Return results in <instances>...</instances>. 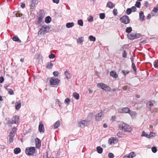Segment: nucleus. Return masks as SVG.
Instances as JSON below:
<instances>
[{
  "label": "nucleus",
  "mask_w": 158,
  "mask_h": 158,
  "mask_svg": "<svg viewBox=\"0 0 158 158\" xmlns=\"http://www.w3.org/2000/svg\"><path fill=\"white\" fill-rule=\"evenodd\" d=\"M118 112L122 113H129L131 111L130 110L128 107H124L121 109H119Z\"/></svg>",
  "instance_id": "obj_11"
},
{
  "label": "nucleus",
  "mask_w": 158,
  "mask_h": 158,
  "mask_svg": "<svg viewBox=\"0 0 158 158\" xmlns=\"http://www.w3.org/2000/svg\"><path fill=\"white\" fill-rule=\"evenodd\" d=\"M64 75L67 79H70L71 77V75L69 73L67 70L65 72Z\"/></svg>",
  "instance_id": "obj_26"
},
{
  "label": "nucleus",
  "mask_w": 158,
  "mask_h": 158,
  "mask_svg": "<svg viewBox=\"0 0 158 158\" xmlns=\"http://www.w3.org/2000/svg\"><path fill=\"white\" fill-rule=\"evenodd\" d=\"M102 113L101 112L97 114L96 116L95 119L96 120L99 121L102 120Z\"/></svg>",
  "instance_id": "obj_19"
},
{
  "label": "nucleus",
  "mask_w": 158,
  "mask_h": 158,
  "mask_svg": "<svg viewBox=\"0 0 158 158\" xmlns=\"http://www.w3.org/2000/svg\"><path fill=\"white\" fill-rule=\"evenodd\" d=\"M48 57L50 59H53L55 57V55L51 53L49 55Z\"/></svg>",
  "instance_id": "obj_44"
},
{
  "label": "nucleus",
  "mask_w": 158,
  "mask_h": 158,
  "mask_svg": "<svg viewBox=\"0 0 158 158\" xmlns=\"http://www.w3.org/2000/svg\"><path fill=\"white\" fill-rule=\"evenodd\" d=\"M73 96L74 98L77 100H78L79 98V95L76 92H74L73 94Z\"/></svg>",
  "instance_id": "obj_28"
},
{
  "label": "nucleus",
  "mask_w": 158,
  "mask_h": 158,
  "mask_svg": "<svg viewBox=\"0 0 158 158\" xmlns=\"http://www.w3.org/2000/svg\"><path fill=\"white\" fill-rule=\"evenodd\" d=\"M132 63V68H133V70L135 71L136 70V69L135 65L134 63Z\"/></svg>",
  "instance_id": "obj_49"
},
{
  "label": "nucleus",
  "mask_w": 158,
  "mask_h": 158,
  "mask_svg": "<svg viewBox=\"0 0 158 158\" xmlns=\"http://www.w3.org/2000/svg\"><path fill=\"white\" fill-rule=\"evenodd\" d=\"M15 135V134L12 133V132H10L9 135V142L10 143H11L13 141V138Z\"/></svg>",
  "instance_id": "obj_17"
},
{
  "label": "nucleus",
  "mask_w": 158,
  "mask_h": 158,
  "mask_svg": "<svg viewBox=\"0 0 158 158\" xmlns=\"http://www.w3.org/2000/svg\"><path fill=\"white\" fill-rule=\"evenodd\" d=\"M132 118H135L136 116V113L135 112H130L129 113Z\"/></svg>",
  "instance_id": "obj_27"
},
{
  "label": "nucleus",
  "mask_w": 158,
  "mask_h": 158,
  "mask_svg": "<svg viewBox=\"0 0 158 158\" xmlns=\"http://www.w3.org/2000/svg\"><path fill=\"white\" fill-rule=\"evenodd\" d=\"M105 15L104 13H101L100 14L99 17L101 19H104L105 18Z\"/></svg>",
  "instance_id": "obj_39"
},
{
  "label": "nucleus",
  "mask_w": 158,
  "mask_h": 158,
  "mask_svg": "<svg viewBox=\"0 0 158 158\" xmlns=\"http://www.w3.org/2000/svg\"><path fill=\"white\" fill-rule=\"evenodd\" d=\"M152 150L153 152L156 153L157 152V148L155 147H153L152 148Z\"/></svg>",
  "instance_id": "obj_46"
},
{
  "label": "nucleus",
  "mask_w": 158,
  "mask_h": 158,
  "mask_svg": "<svg viewBox=\"0 0 158 158\" xmlns=\"http://www.w3.org/2000/svg\"><path fill=\"white\" fill-rule=\"evenodd\" d=\"M21 106L20 101H19L16 102L15 105V108L16 110H19L21 107Z\"/></svg>",
  "instance_id": "obj_21"
},
{
  "label": "nucleus",
  "mask_w": 158,
  "mask_h": 158,
  "mask_svg": "<svg viewBox=\"0 0 158 158\" xmlns=\"http://www.w3.org/2000/svg\"><path fill=\"white\" fill-rule=\"evenodd\" d=\"M60 123L59 121H58L56 123H55L54 125V127L55 128H57L60 126Z\"/></svg>",
  "instance_id": "obj_33"
},
{
  "label": "nucleus",
  "mask_w": 158,
  "mask_h": 158,
  "mask_svg": "<svg viewBox=\"0 0 158 158\" xmlns=\"http://www.w3.org/2000/svg\"><path fill=\"white\" fill-rule=\"evenodd\" d=\"M88 122L87 120H83L79 123L78 124L80 127H84L87 125Z\"/></svg>",
  "instance_id": "obj_12"
},
{
  "label": "nucleus",
  "mask_w": 158,
  "mask_h": 158,
  "mask_svg": "<svg viewBox=\"0 0 158 158\" xmlns=\"http://www.w3.org/2000/svg\"><path fill=\"white\" fill-rule=\"evenodd\" d=\"M37 2V1L36 0H32L30 5L31 9H34Z\"/></svg>",
  "instance_id": "obj_15"
},
{
  "label": "nucleus",
  "mask_w": 158,
  "mask_h": 158,
  "mask_svg": "<svg viewBox=\"0 0 158 158\" xmlns=\"http://www.w3.org/2000/svg\"><path fill=\"white\" fill-rule=\"evenodd\" d=\"M135 6L137 8H140L141 6V3L137 1L136 2Z\"/></svg>",
  "instance_id": "obj_36"
},
{
  "label": "nucleus",
  "mask_w": 158,
  "mask_h": 158,
  "mask_svg": "<svg viewBox=\"0 0 158 158\" xmlns=\"http://www.w3.org/2000/svg\"><path fill=\"white\" fill-rule=\"evenodd\" d=\"M35 148L34 147L27 148L25 150V153L28 155H32L35 152Z\"/></svg>",
  "instance_id": "obj_8"
},
{
  "label": "nucleus",
  "mask_w": 158,
  "mask_h": 158,
  "mask_svg": "<svg viewBox=\"0 0 158 158\" xmlns=\"http://www.w3.org/2000/svg\"><path fill=\"white\" fill-rule=\"evenodd\" d=\"M131 10L130 8H128L127 9L126 11V13L128 15H129L131 13Z\"/></svg>",
  "instance_id": "obj_41"
},
{
  "label": "nucleus",
  "mask_w": 158,
  "mask_h": 158,
  "mask_svg": "<svg viewBox=\"0 0 158 158\" xmlns=\"http://www.w3.org/2000/svg\"><path fill=\"white\" fill-rule=\"evenodd\" d=\"M122 72L123 73V74L124 75H125L127 74L128 73V72L127 71H125V70H123L122 71Z\"/></svg>",
  "instance_id": "obj_59"
},
{
  "label": "nucleus",
  "mask_w": 158,
  "mask_h": 158,
  "mask_svg": "<svg viewBox=\"0 0 158 158\" xmlns=\"http://www.w3.org/2000/svg\"><path fill=\"white\" fill-rule=\"evenodd\" d=\"M120 126L121 127V130L123 131L130 132L132 130V128L131 126L126 123H121Z\"/></svg>",
  "instance_id": "obj_4"
},
{
  "label": "nucleus",
  "mask_w": 158,
  "mask_h": 158,
  "mask_svg": "<svg viewBox=\"0 0 158 158\" xmlns=\"http://www.w3.org/2000/svg\"><path fill=\"white\" fill-rule=\"evenodd\" d=\"M53 64L52 61L48 62L46 65V67L48 69H51L52 68Z\"/></svg>",
  "instance_id": "obj_22"
},
{
  "label": "nucleus",
  "mask_w": 158,
  "mask_h": 158,
  "mask_svg": "<svg viewBox=\"0 0 158 158\" xmlns=\"http://www.w3.org/2000/svg\"><path fill=\"white\" fill-rule=\"evenodd\" d=\"M36 146L37 148H39L41 146V141L38 138L35 139Z\"/></svg>",
  "instance_id": "obj_18"
},
{
  "label": "nucleus",
  "mask_w": 158,
  "mask_h": 158,
  "mask_svg": "<svg viewBox=\"0 0 158 158\" xmlns=\"http://www.w3.org/2000/svg\"><path fill=\"white\" fill-rule=\"evenodd\" d=\"M89 40H96L95 37L92 35H90L89 37Z\"/></svg>",
  "instance_id": "obj_56"
},
{
  "label": "nucleus",
  "mask_w": 158,
  "mask_h": 158,
  "mask_svg": "<svg viewBox=\"0 0 158 158\" xmlns=\"http://www.w3.org/2000/svg\"><path fill=\"white\" fill-rule=\"evenodd\" d=\"M52 1L54 3L58 4L59 2V0H52Z\"/></svg>",
  "instance_id": "obj_62"
},
{
  "label": "nucleus",
  "mask_w": 158,
  "mask_h": 158,
  "mask_svg": "<svg viewBox=\"0 0 158 158\" xmlns=\"http://www.w3.org/2000/svg\"><path fill=\"white\" fill-rule=\"evenodd\" d=\"M106 6L110 8H112L114 6V5L112 2H109L107 4Z\"/></svg>",
  "instance_id": "obj_24"
},
{
  "label": "nucleus",
  "mask_w": 158,
  "mask_h": 158,
  "mask_svg": "<svg viewBox=\"0 0 158 158\" xmlns=\"http://www.w3.org/2000/svg\"><path fill=\"white\" fill-rule=\"evenodd\" d=\"M155 133L153 132H151L150 134L149 135V138L151 137L154 136H155Z\"/></svg>",
  "instance_id": "obj_53"
},
{
  "label": "nucleus",
  "mask_w": 158,
  "mask_h": 158,
  "mask_svg": "<svg viewBox=\"0 0 158 158\" xmlns=\"http://www.w3.org/2000/svg\"><path fill=\"white\" fill-rule=\"evenodd\" d=\"M141 136H145L148 138H149V135H148L147 133L145 132L144 131H143L142 132Z\"/></svg>",
  "instance_id": "obj_34"
},
{
  "label": "nucleus",
  "mask_w": 158,
  "mask_h": 158,
  "mask_svg": "<svg viewBox=\"0 0 158 158\" xmlns=\"http://www.w3.org/2000/svg\"><path fill=\"white\" fill-rule=\"evenodd\" d=\"M17 130V128L15 127H14L12 129V130L10 132H12V133L15 134V133L16 131Z\"/></svg>",
  "instance_id": "obj_40"
},
{
  "label": "nucleus",
  "mask_w": 158,
  "mask_h": 158,
  "mask_svg": "<svg viewBox=\"0 0 158 158\" xmlns=\"http://www.w3.org/2000/svg\"><path fill=\"white\" fill-rule=\"evenodd\" d=\"M19 119V117L18 116L15 115L14 116L11 120L9 121L7 123V124L10 127L11 126V124H17Z\"/></svg>",
  "instance_id": "obj_5"
},
{
  "label": "nucleus",
  "mask_w": 158,
  "mask_h": 158,
  "mask_svg": "<svg viewBox=\"0 0 158 158\" xmlns=\"http://www.w3.org/2000/svg\"><path fill=\"white\" fill-rule=\"evenodd\" d=\"M39 130L40 133H43L44 131V125L41 123V122L40 123L39 126Z\"/></svg>",
  "instance_id": "obj_16"
},
{
  "label": "nucleus",
  "mask_w": 158,
  "mask_h": 158,
  "mask_svg": "<svg viewBox=\"0 0 158 158\" xmlns=\"http://www.w3.org/2000/svg\"><path fill=\"white\" fill-rule=\"evenodd\" d=\"M8 93L11 95L14 94V92L12 89H10L9 91H8Z\"/></svg>",
  "instance_id": "obj_52"
},
{
  "label": "nucleus",
  "mask_w": 158,
  "mask_h": 158,
  "mask_svg": "<svg viewBox=\"0 0 158 158\" xmlns=\"http://www.w3.org/2000/svg\"><path fill=\"white\" fill-rule=\"evenodd\" d=\"M136 156L134 152H131L128 155L125 156H123V158H133L134 157Z\"/></svg>",
  "instance_id": "obj_14"
},
{
  "label": "nucleus",
  "mask_w": 158,
  "mask_h": 158,
  "mask_svg": "<svg viewBox=\"0 0 158 158\" xmlns=\"http://www.w3.org/2000/svg\"><path fill=\"white\" fill-rule=\"evenodd\" d=\"M25 4L24 3H22L21 5V7L23 8H25Z\"/></svg>",
  "instance_id": "obj_63"
},
{
  "label": "nucleus",
  "mask_w": 158,
  "mask_h": 158,
  "mask_svg": "<svg viewBox=\"0 0 158 158\" xmlns=\"http://www.w3.org/2000/svg\"><path fill=\"white\" fill-rule=\"evenodd\" d=\"M143 12L141 11L139 14V19L141 21L143 22L144 19V16L143 14Z\"/></svg>",
  "instance_id": "obj_20"
},
{
  "label": "nucleus",
  "mask_w": 158,
  "mask_h": 158,
  "mask_svg": "<svg viewBox=\"0 0 158 158\" xmlns=\"http://www.w3.org/2000/svg\"><path fill=\"white\" fill-rule=\"evenodd\" d=\"M56 102H57V104L59 105L60 107L61 105V102L59 101V99H57Z\"/></svg>",
  "instance_id": "obj_55"
},
{
  "label": "nucleus",
  "mask_w": 158,
  "mask_h": 158,
  "mask_svg": "<svg viewBox=\"0 0 158 158\" xmlns=\"http://www.w3.org/2000/svg\"><path fill=\"white\" fill-rule=\"evenodd\" d=\"M74 25V24L73 22L69 23L66 24V26L67 28H69L73 26Z\"/></svg>",
  "instance_id": "obj_25"
},
{
  "label": "nucleus",
  "mask_w": 158,
  "mask_h": 158,
  "mask_svg": "<svg viewBox=\"0 0 158 158\" xmlns=\"http://www.w3.org/2000/svg\"><path fill=\"white\" fill-rule=\"evenodd\" d=\"M108 157L109 158H113L114 155L112 153H110L108 154Z\"/></svg>",
  "instance_id": "obj_50"
},
{
  "label": "nucleus",
  "mask_w": 158,
  "mask_h": 158,
  "mask_svg": "<svg viewBox=\"0 0 158 158\" xmlns=\"http://www.w3.org/2000/svg\"><path fill=\"white\" fill-rule=\"evenodd\" d=\"M154 65L155 68H158V60H156L154 61Z\"/></svg>",
  "instance_id": "obj_35"
},
{
  "label": "nucleus",
  "mask_w": 158,
  "mask_h": 158,
  "mask_svg": "<svg viewBox=\"0 0 158 158\" xmlns=\"http://www.w3.org/2000/svg\"><path fill=\"white\" fill-rule=\"evenodd\" d=\"M70 100L69 98H66L64 100V102L67 104V105H68L69 103Z\"/></svg>",
  "instance_id": "obj_45"
},
{
  "label": "nucleus",
  "mask_w": 158,
  "mask_h": 158,
  "mask_svg": "<svg viewBox=\"0 0 158 158\" xmlns=\"http://www.w3.org/2000/svg\"><path fill=\"white\" fill-rule=\"evenodd\" d=\"M132 12H135L136 10V8L135 6H133L131 8H130Z\"/></svg>",
  "instance_id": "obj_48"
},
{
  "label": "nucleus",
  "mask_w": 158,
  "mask_h": 158,
  "mask_svg": "<svg viewBox=\"0 0 158 158\" xmlns=\"http://www.w3.org/2000/svg\"><path fill=\"white\" fill-rule=\"evenodd\" d=\"M97 150L98 153L101 154L102 153L103 151V149L100 146H98L97 148Z\"/></svg>",
  "instance_id": "obj_29"
},
{
  "label": "nucleus",
  "mask_w": 158,
  "mask_h": 158,
  "mask_svg": "<svg viewBox=\"0 0 158 158\" xmlns=\"http://www.w3.org/2000/svg\"><path fill=\"white\" fill-rule=\"evenodd\" d=\"M21 152V149L19 148H17L14 149V152L15 154H18Z\"/></svg>",
  "instance_id": "obj_30"
},
{
  "label": "nucleus",
  "mask_w": 158,
  "mask_h": 158,
  "mask_svg": "<svg viewBox=\"0 0 158 158\" xmlns=\"http://www.w3.org/2000/svg\"><path fill=\"white\" fill-rule=\"evenodd\" d=\"M50 27L49 26L45 25H43L38 32L39 36H40L45 34L48 31Z\"/></svg>",
  "instance_id": "obj_2"
},
{
  "label": "nucleus",
  "mask_w": 158,
  "mask_h": 158,
  "mask_svg": "<svg viewBox=\"0 0 158 158\" xmlns=\"http://www.w3.org/2000/svg\"><path fill=\"white\" fill-rule=\"evenodd\" d=\"M118 142V140L115 138L111 137L109 140L108 143L110 145L114 144Z\"/></svg>",
  "instance_id": "obj_13"
},
{
  "label": "nucleus",
  "mask_w": 158,
  "mask_h": 158,
  "mask_svg": "<svg viewBox=\"0 0 158 158\" xmlns=\"http://www.w3.org/2000/svg\"><path fill=\"white\" fill-rule=\"evenodd\" d=\"M152 11L155 13L157 12L158 13V6H156V7H154Z\"/></svg>",
  "instance_id": "obj_43"
},
{
  "label": "nucleus",
  "mask_w": 158,
  "mask_h": 158,
  "mask_svg": "<svg viewBox=\"0 0 158 158\" xmlns=\"http://www.w3.org/2000/svg\"><path fill=\"white\" fill-rule=\"evenodd\" d=\"M12 40H19V38L18 37L17 35H15L13 36Z\"/></svg>",
  "instance_id": "obj_58"
},
{
  "label": "nucleus",
  "mask_w": 158,
  "mask_h": 158,
  "mask_svg": "<svg viewBox=\"0 0 158 158\" xmlns=\"http://www.w3.org/2000/svg\"><path fill=\"white\" fill-rule=\"evenodd\" d=\"M132 30L131 27H127L126 28L125 31L126 32L129 33H130Z\"/></svg>",
  "instance_id": "obj_32"
},
{
  "label": "nucleus",
  "mask_w": 158,
  "mask_h": 158,
  "mask_svg": "<svg viewBox=\"0 0 158 158\" xmlns=\"http://www.w3.org/2000/svg\"><path fill=\"white\" fill-rule=\"evenodd\" d=\"M4 80V79L3 77H0V83H2L3 82Z\"/></svg>",
  "instance_id": "obj_61"
},
{
  "label": "nucleus",
  "mask_w": 158,
  "mask_h": 158,
  "mask_svg": "<svg viewBox=\"0 0 158 158\" xmlns=\"http://www.w3.org/2000/svg\"><path fill=\"white\" fill-rule=\"evenodd\" d=\"M78 24L80 26H82L83 25V22L82 20L80 19L78 21Z\"/></svg>",
  "instance_id": "obj_42"
},
{
  "label": "nucleus",
  "mask_w": 158,
  "mask_h": 158,
  "mask_svg": "<svg viewBox=\"0 0 158 158\" xmlns=\"http://www.w3.org/2000/svg\"><path fill=\"white\" fill-rule=\"evenodd\" d=\"M14 14L16 15V17H20L22 16V14L16 12H14Z\"/></svg>",
  "instance_id": "obj_37"
},
{
  "label": "nucleus",
  "mask_w": 158,
  "mask_h": 158,
  "mask_svg": "<svg viewBox=\"0 0 158 158\" xmlns=\"http://www.w3.org/2000/svg\"><path fill=\"white\" fill-rule=\"evenodd\" d=\"M97 86L105 91H110V88L109 86L103 83L97 84Z\"/></svg>",
  "instance_id": "obj_7"
},
{
  "label": "nucleus",
  "mask_w": 158,
  "mask_h": 158,
  "mask_svg": "<svg viewBox=\"0 0 158 158\" xmlns=\"http://www.w3.org/2000/svg\"><path fill=\"white\" fill-rule=\"evenodd\" d=\"M148 2H146L144 4V5L146 6V7H148Z\"/></svg>",
  "instance_id": "obj_64"
},
{
  "label": "nucleus",
  "mask_w": 158,
  "mask_h": 158,
  "mask_svg": "<svg viewBox=\"0 0 158 158\" xmlns=\"http://www.w3.org/2000/svg\"><path fill=\"white\" fill-rule=\"evenodd\" d=\"M53 74L54 76L57 77L58 75V72L57 71H55L53 72Z\"/></svg>",
  "instance_id": "obj_54"
},
{
  "label": "nucleus",
  "mask_w": 158,
  "mask_h": 158,
  "mask_svg": "<svg viewBox=\"0 0 158 158\" xmlns=\"http://www.w3.org/2000/svg\"><path fill=\"white\" fill-rule=\"evenodd\" d=\"M110 74L111 76L114 78H116L118 77V75L116 74V72L114 71H111Z\"/></svg>",
  "instance_id": "obj_23"
},
{
  "label": "nucleus",
  "mask_w": 158,
  "mask_h": 158,
  "mask_svg": "<svg viewBox=\"0 0 158 158\" xmlns=\"http://www.w3.org/2000/svg\"><path fill=\"white\" fill-rule=\"evenodd\" d=\"M156 105V102L154 100H152L148 102L147 104V106L148 108V110L149 111L151 110L152 107L155 106Z\"/></svg>",
  "instance_id": "obj_10"
},
{
  "label": "nucleus",
  "mask_w": 158,
  "mask_h": 158,
  "mask_svg": "<svg viewBox=\"0 0 158 158\" xmlns=\"http://www.w3.org/2000/svg\"><path fill=\"white\" fill-rule=\"evenodd\" d=\"M142 35L139 33H131L127 35V37L130 40L137 39L141 37Z\"/></svg>",
  "instance_id": "obj_6"
},
{
  "label": "nucleus",
  "mask_w": 158,
  "mask_h": 158,
  "mask_svg": "<svg viewBox=\"0 0 158 158\" xmlns=\"http://www.w3.org/2000/svg\"><path fill=\"white\" fill-rule=\"evenodd\" d=\"M51 17L49 16H48L45 18V22L46 23H48L51 22Z\"/></svg>",
  "instance_id": "obj_31"
},
{
  "label": "nucleus",
  "mask_w": 158,
  "mask_h": 158,
  "mask_svg": "<svg viewBox=\"0 0 158 158\" xmlns=\"http://www.w3.org/2000/svg\"><path fill=\"white\" fill-rule=\"evenodd\" d=\"M88 20L89 22H92L93 20V17L91 16H90L88 19Z\"/></svg>",
  "instance_id": "obj_47"
},
{
  "label": "nucleus",
  "mask_w": 158,
  "mask_h": 158,
  "mask_svg": "<svg viewBox=\"0 0 158 158\" xmlns=\"http://www.w3.org/2000/svg\"><path fill=\"white\" fill-rule=\"evenodd\" d=\"M146 40H143L142 41H141L140 44V45H143L144 44L146 43Z\"/></svg>",
  "instance_id": "obj_57"
},
{
  "label": "nucleus",
  "mask_w": 158,
  "mask_h": 158,
  "mask_svg": "<svg viewBox=\"0 0 158 158\" xmlns=\"http://www.w3.org/2000/svg\"><path fill=\"white\" fill-rule=\"evenodd\" d=\"M35 56L36 59H38L40 57V55L39 53H36L35 55Z\"/></svg>",
  "instance_id": "obj_60"
},
{
  "label": "nucleus",
  "mask_w": 158,
  "mask_h": 158,
  "mask_svg": "<svg viewBox=\"0 0 158 158\" xmlns=\"http://www.w3.org/2000/svg\"><path fill=\"white\" fill-rule=\"evenodd\" d=\"M119 20L122 23L127 24L130 23V19L128 16L124 15Z\"/></svg>",
  "instance_id": "obj_9"
},
{
  "label": "nucleus",
  "mask_w": 158,
  "mask_h": 158,
  "mask_svg": "<svg viewBox=\"0 0 158 158\" xmlns=\"http://www.w3.org/2000/svg\"><path fill=\"white\" fill-rule=\"evenodd\" d=\"M122 57L124 58H126L127 57V53H126V51L124 50L123 52L122 53Z\"/></svg>",
  "instance_id": "obj_38"
},
{
  "label": "nucleus",
  "mask_w": 158,
  "mask_h": 158,
  "mask_svg": "<svg viewBox=\"0 0 158 158\" xmlns=\"http://www.w3.org/2000/svg\"><path fill=\"white\" fill-rule=\"evenodd\" d=\"M44 14L43 11H40L39 12V17L35 20V24L37 27H39L41 25Z\"/></svg>",
  "instance_id": "obj_1"
},
{
  "label": "nucleus",
  "mask_w": 158,
  "mask_h": 158,
  "mask_svg": "<svg viewBox=\"0 0 158 158\" xmlns=\"http://www.w3.org/2000/svg\"><path fill=\"white\" fill-rule=\"evenodd\" d=\"M113 13L114 16L117 15V14L118 13L117 10L116 9H114L113 10Z\"/></svg>",
  "instance_id": "obj_51"
},
{
  "label": "nucleus",
  "mask_w": 158,
  "mask_h": 158,
  "mask_svg": "<svg viewBox=\"0 0 158 158\" xmlns=\"http://www.w3.org/2000/svg\"><path fill=\"white\" fill-rule=\"evenodd\" d=\"M60 82V80L55 77H52L50 80V85L53 87H57Z\"/></svg>",
  "instance_id": "obj_3"
}]
</instances>
